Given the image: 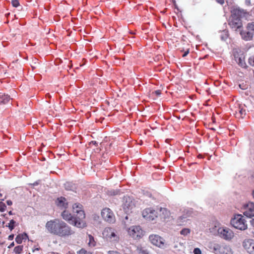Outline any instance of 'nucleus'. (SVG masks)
<instances>
[{
	"label": "nucleus",
	"instance_id": "f257e3e1",
	"mask_svg": "<svg viewBox=\"0 0 254 254\" xmlns=\"http://www.w3.org/2000/svg\"><path fill=\"white\" fill-rule=\"evenodd\" d=\"M45 228L49 233L62 238H68L75 234V231L69 225L59 218L48 221Z\"/></svg>",
	"mask_w": 254,
	"mask_h": 254
},
{
	"label": "nucleus",
	"instance_id": "f03ea898",
	"mask_svg": "<svg viewBox=\"0 0 254 254\" xmlns=\"http://www.w3.org/2000/svg\"><path fill=\"white\" fill-rule=\"evenodd\" d=\"M73 212L76 214L72 216L67 211L64 210L61 214L62 218L70 224L78 228H83L86 226L84 221L85 214L82 209V205L79 203H75L72 206Z\"/></svg>",
	"mask_w": 254,
	"mask_h": 254
},
{
	"label": "nucleus",
	"instance_id": "7ed1b4c3",
	"mask_svg": "<svg viewBox=\"0 0 254 254\" xmlns=\"http://www.w3.org/2000/svg\"><path fill=\"white\" fill-rule=\"evenodd\" d=\"M244 14V11L241 9L238 8L233 9L229 19L230 26L236 29L241 27L242 26L241 18Z\"/></svg>",
	"mask_w": 254,
	"mask_h": 254
},
{
	"label": "nucleus",
	"instance_id": "20e7f679",
	"mask_svg": "<svg viewBox=\"0 0 254 254\" xmlns=\"http://www.w3.org/2000/svg\"><path fill=\"white\" fill-rule=\"evenodd\" d=\"M103 237L110 242L117 243L120 240V236L117 231L112 227H106L102 233Z\"/></svg>",
	"mask_w": 254,
	"mask_h": 254
},
{
	"label": "nucleus",
	"instance_id": "39448f33",
	"mask_svg": "<svg viewBox=\"0 0 254 254\" xmlns=\"http://www.w3.org/2000/svg\"><path fill=\"white\" fill-rule=\"evenodd\" d=\"M127 234L133 240H139L145 235V231L139 225H134L129 227L127 229Z\"/></svg>",
	"mask_w": 254,
	"mask_h": 254
},
{
	"label": "nucleus",
	"instance_id": "423d86ee",
	"mask_svg": "<svg viewBox=\"0 0 254 254\" xmlns=\"http://www.w3.org/2000/svg\"><path fill=\"white\" fill-rule=\"evenodd\" d=\"M231 225L236 229L245 230L247 229V224L241 214H237L231 220Z\"/></svg>",
	"mask_w": 254,
	"mask_h": 254
},
{
	"label": "nucleus",
	"instance_id": "0eeeda50",
	"mask_svg": "<svg viewBox=\"0 0 254 254\" xmlns=\"http://www.w3.org/2000/svg\"><path fill=\"white\" fill-rule=\"evenodd\" d=\"M122 206L125 213H131L135 208V200L132 197L125 196L123 198Z\"/></svg>",
	"mask_w": 254,
	"mask_h": 254
},
{
	"label": "nucleus",
	"instance_id": "6e6552de",
	"mask_svg": "<svg viewBox=\"0 0 254 254\" xmlns=\"http://www.w3.org/2000/svg\"><path fill=\"white\" fill-rule=\"evenodd\" d=\"M247 31H242L240 34L243 39L245 41H250L252 40L254 35V22L248 23L247 27Z\"/></svg>",
	"mask_w": 254,
	"mask_h": 254
},
{
	"label": "nucleus",
	"instance_id": "1a4fd4ad",
	"mask_svg": "<svg viewBox=\"0 0 254 254\" xmlns=\"http://www.w3.org/2000/svg\"><path fill=\"white\" fill-rule=\"evenodd\" d=\"M101 217L103 219L109 223H114L116 221V217L113 211L108 207H105L102 210Z\"/></svg>",
	"mask_w": 254,
	"mask_h": 254
},
{
	"label": "nucleus",
	"instance_id": "9d476101",
	"mask_svg": "<svg viewBox=\"0 0 254 254\" xmlns=\"http://www.w3.org/2000/svg\"><path fill=\"white\" fill-rule=\"evenodd\" d=\"M213 251L215 254H233L231 248L224 244H214Z\"/></svg>",
	"mask_w": 254,
	"mask_h": 254
},
{
	"label": "nucleus",
	"instance_id": "9b49d317",
	"mask_svg": "<svg viewBox=\"0 0 254 254\" xmlns=\"http://www.w3.org/2000/svg\"><path fill=\"white\" fill-rule=\"evenodd\" d=\"M243 212L245 216L251 218L254 217V203L249 202L244 205Z\"/></svg>",
	"mask_w": 254,
	"mask_h": 254
},
{
	"label": "nucleus",
	"instance_id": "f8f14e48",
	"mask_svg": "<svg viewBox=\"0 0 254 254\" xmlns=\"http://www.w3.org/2000/svg\"><path fill=\"white\" fill-rule=\"evenodd\" d=\"M142 216L146 220L152 221L157 217V212L151 208H146L142 212Z\"/></svg>",
	"mask_w": 254,
	"mask_h": 254
},
{
	"label": "nucleus",
	"instance_id": "ddd939ff",
	"mask_svg": "<svg viewBox=\"0 0 254 254\" xmlns=\"http://www.w3.org/2000/svg\"><path fill=\"white\" fill-rule=\"evenodd\" d=\"M172 219L170 210L166 208H160V220L164 222H168Z\"/></svg>",
	"mask_w": 254,
	"mask_h": 254
},
{
	"label": "nucleus",
	"instance_id": "4468645a",
	"mask_svg": "<svg viewBox=\"0 0 254 254\" xmlns=\"http://www.w3.org/2000/svg\"><path fill=\"white\" fill-rule=\"evenodd\" d=\"M243 246L248 253L254 254V240L251 239L245 240L243 243Z\"/></svg>",
	"mask_w": 254,
	"mask_h": 254
},
{
	"label": "nucleus",
	"instance_id": "2eb2a0df",
	"mask_svg": "<svg viewBox=\"0 0 254 254\" xmlns=\"http://www.w3.org/2000/svg\"><path fill=\"white\" fill-rule=\"evenodd\" d=\"M218 233L222 237L226 240H231L234 237V233L228 228H219Z\"/></svg>",
	"mask_w": 254,
	"mask_h": 254
},
{
	"label": "nucleus",
	"instance_id": "dca6fc26",
	"mask_svg": "<svg viewBox=\"0 0 254 254\" xmlns=\"http://www.w3.org/2000/svg\"><path fill=\"white\" fill-rule=\"evenodd\" d=\"M56 204L61 209H66L68 206V203L66 201V198L62 196L57 199Z\"/></svg>",
	"mask_w": 254,
	"mask_h": 254
},
{
	"label": "nucleus",
	"instance_id": "f3484780",
	"mask_svg": "<svg viewBox=\"0 0 254 254\" xmlns=\"http://www.w3.org/2000/svg\"><path fill=\"white\" fill-rule=\"evenodd\" d=\"M28 238L27 234L25 233L19 234L17 235L15 238V242L20 244L22 243L23 241H26Z\"/></svg>",
	"mask_w": 254,
	"mask_h": 254
},
{
	"label": "nucleus",
	"instance_id": "a211bd4d",
	"mask_svg": "<svg viewBox=\"0 0 254 254\" xmlns=\"http://www.w3.org/2000/svg\"><path fill=\"white\" fill-rule=\"evenodd\" d=\"M11 98L9 95L5 94H0V105H3L10 100Z\"/></svg>",
	"mask_w": 254,
	"mask_h": 254
},
{
	"label": "nucleus",
	"instance_id": "6ab92c4d",
	"mask_svg": "<svg viewBox=\"0 0 254 254\" xmlns=\"http://www.w3.org/2000/svg\"><path fill=\"white\" fill-rule=\"evenodd\" d=\"M150 243L154 246H158L159 244V236L157 235H151L149 237Z\"/></svg>",
	"mask_w": 254,
	"mask_h": 254
},
{
	"label": "nucleus",
	"instance_id": "aec40b11",
	"mask_svg": "<svg viewBox=\"0 0 254 254\" xmlns=\"http://www.w3.org/2000/svg\"><path fill=\"white\" fill-rule=\"evenodd\" d=\"M235 60L240 66L242 67H246V64L245 61V58L244 56H243V55H242L240 57H235Z\"/></svg>",
	"mask_w": 254,
	"mask_h": 254
},
{
	"label": "nucleus",
	"instance_id": "412c9836",
	"mask_svg": "<svg viewBox=\"0 0 254 254\" xmlns=\"http://www.w3.org/2000/svg\"><path fill=\"white\" fill-rule=\"evenodd\" d=\"M88 245L90 247H94L96 245V242L94 238L90 234H88Z\"/></svg>",
	"mask_w": 254,
	"mask_h": 254
},
{
	"label": "nucleus",
	"instance_id": "4be33fe9",
	"mask_svg": "<svg viewBox=\"0 0 254 254\" xmlns=\"http://www.w3.org/2000/svg\"><path fill=\"white\" fill-rule=\"evenodd\" d=\"M136 251L138 254H148L146 250L141 246H138Z\"/></svg>",
	"mask_w": 254,
	"mask_h": 254
},
{
	"label": "nucleus",
	"instance_id": "5701e85b",
	"mask_svg": "<svg viewBox=\"0 0 254 254\" xmlns=\"http://www.w3.org/2000/svg\"><path fill=\"white\" fill-rule=\"evenodd\" d=\"M23 248V246L19 245L14 248L13 251L16 254H20L22 252Z\"/></svg>",
	"mask_w": 254,
	"mask_h": 254
},
{
	"label": "nucleus",
	"instance_id": "b1692460",
	"mask_svg": "<svg viewBox=\"0 0 254 254\" xmlns=\"http://www.w3.org/2000/svg\"><path fill=\"white\" fill-rule=\"evenodd\" d=\"M15 223H16L15 221L12 219V220H11L10 221L9 223H8V227L11 231L14 229V228L15 227Z\"/></svg>",
	"mask_w": 254,
	"mask_h": 254
},
{
	"label": "nucleus",
	"instance_id": "393cba45",
	"mask_svg": "<svg viewBox=\"0 0 254 254\" xmlns=\"http://www.w3.org/2000/svg\"><path fill=\"white\" fill-rule=\"evenodd\" d=\"M190 231L189 229L184 228L181 231L180 233L181 235L186 236V235H187L188 234H190Z\"/></svg>",
	"mask_w": 254,
	"mask_h": 254
},
{
	"label": "nucleus",
	"instance_id": "a878e982",
	"mask_svg": "<svg viewBox=\"0 0 254 254\" xmlns=\"http://www.w3.org/2000/svg\"><path fill=\"white\" fill-rule=\"evenodd\" d=\"M186 218L185 216H181L177 220V223L178 225H182V223H183L185 220L184 221V219H185Z\"/></svg>",
	"mask_w": 254,
	"mask_h": 254
},
{
	"label": "nucleus",
	"instance_id": "bb28decb",
	"mask_svg": "<svg viewBox=\"0 0 254 254\" xmlns=\"http://www.w3.org/2000/svg\"><path fill=\"white\" fill-rule=\"evenodd\" d=\"M77 254H93V253L87 252L84 249H81L80 251L77 252Z\"/></svg>",
	"mask_w": 254,
	"mask_h": 254
},
{
	"label": "nucleus",
	"instance_id": "cd10ccee",
	"mask_svg": "<svg viewBox=\"0 0 254 254\" xmlns=\"http://www.w3.org/2000/svg\"><path fill=\"white\" fill-rule=\"evenodd\" d=\"M6 207V206L4 203L0 202V211L3 212L5 210Z\"/></svg>",
	"mask_w": 254,
	"mask_h": 254
},
{
	"label": "nucleus",
	"instance_id": "c85d7f7f",
	"mask_svg": "<svg viewBox=\"0 0 254 254\" xmlns=\"http://www.w3.org/2000/svg\"><path fill=\"white\" fill-rule=\"evenodd\" d=\"M12 5L15 7H17L19 5V2L18 0H12L11 1Z\"/></svg>",
	"mask_w": 254,
	"mask_h": 254
},
{
	"label": "nucleus",
	"instance_id": "c756f323",
	"mask_svg": "<svg viewBox=\"0 0 254 254\" xmlns=\"http://www.w3.org/2000/svg\"><path fill=\"white\" fill-rule=\"evenodd\" d=\"M249 63L252 66H254V56L249 58Z\"/></svg>",
	"mask_w": 254,
	"mask_h": 254
},
{
	"label": "nucleus",
	"instance_id": "7c9ffc66",
	"mask_svg": "<svg viewBox=\"0 0 254 254\" xmlns=\"http://www.w3.org/2000/svg\"><path fill=\"white\" fill-rule=\"evenodd\" d=\"M194 254H201V252L199 248H195L193 250Z\"/></svg>",
	"mask_w": 254,
	"mask_h": 254
},
{
	"label": "nucleus",
	"instance_id": "2f4dec72",
	"mask_svg": "<svg viewBox=\"0 0 254 254\" xmlns=\"http://www.w3.org/2000/svg\"><path fill=\"white\" fill-rule=\"evenodd\" d=\"M108 253V254H122L120 253L115 251H109Z\"/></svg>",
	"mask_w": 254,
	"mask_h": 254
},
{
	"label": "nucleus",
	"instance_id": "473e14b6",
	"mask_svg": "<svg viewBox=\"0 0 254 254\" xmlns=\"http://www.w3.org/2000/svg\"><path fill=\"white\" fill-rule=\"evenodd\" d=\"M14 238V235L13 234H11V235H10L8 237V239L9 240H12Z\"/></svg>",
	"mask_w": 254,
	"mask_h": 254
},
{
	"label": "nucleus",
	"instance_id": "72a5a7b5",
	"mask_svg": "<svg viewBox=\"0 0 254 254\" xmlns=\"http://www.w3.org/2000/svg\"><path fill=\"white\" fill-rule=\"evenodd\" d=\"M189 53V50H188L187 51H186L184 54L183 55V57H185L186 56H187V55Z\"/></svg>",
	"mask_w": 254,
	"mask_h": 254
},
{
	"label": "nucleus",
	"instance_id": "f704fd0d",
	"mask_svg": "<svg viewBox=\"0 0 254 254\" xmlns=\"http://www.w3.org/2000/svg\"><path fill=\"white\" fill-rule=\"evenodd\" d=\"M14 246V243L13 242L8 246V248L10 249L11 248L13 247Z\"/></svg>",
	"mask_w": 254,
	"mask_h": 254
},
{
	"label": "nucleus",
	"instance_id": "c9c22d12",
	"mask_svg": "<svg viewBox=\"0 0 254 254\" xmlns=\"http://www.w3.org/2000/svg\"><path fill=\"white\" fill-rule=\"evenodd\" d=\"M66 254H75L73 251H69Z\"/></svg>",
	"mask_w": 254,
	"mask_h": 254
},
{
	"label": "nucleus",
	"instance_id": "e433bc0d",
	"mask_svg": "<svg viewBox=\"0 0 254 254\" xmlns=\"http://www.w3.org/2000/svg\"><path fill=\"white\" fill-rule=\"evenodd\" d=\"M6 202H7V204L8 205H11L12 204V201H11V200H7V201H6Z\"/></svg>",
	"mask_w": 254,
	"mask_h": 254
},
{
	"label": "nucleus",
	"instance_id": "4c0bfd02",
	"mask_svg": "<svg viewBox=\"0 0 254 254\" xmlns=\"http://www.w3.org/2000/svg\"><path fill=\"white\" fill-rule=\"evenodd\" d=\"M154 93H155L157 95H159V90H157L155 91Z\"/></svg>",
	"mask_w": 254,
	"mask_h": 254
},
{
	"label": "nucleus",
	"instance_id": "58836bf2",
	"mask_svg": "<svg viewBox=\"0 0 254 254\" xmlns=\"http://www.w3.org/2000/svg\"><path fill=\"white\" fill-rule=\"evenodd\" d=\"M92 142L94 144H97V143H96V141H92Z\"/></svg>",
	"mask_w": 254,
	"mask_h": 254
},
{
	"label": "nucleus",
	"instance_id": "ea45409f",
	"mask_svg": "<svg viewBox=\"0 0 254 254\" xmlns=\"http://www.w3.org/2000/svg\"><path fill=\"white\" fill-rule=\"evenodd\" d=\"M8 214L9 215H11L12 213V211H10L9 212H8Z\"/></svg>",
	"mask_w": 254,
	"mask_h": 254
},
{
	"label": "nucleus",
	"instance_id": "a19ab883",
	"mask_svg": "<svg viewBox=\"0 0 254 254\" xmlns=\"http://www.w3.org/2000/svg\"><path fill=\"white\" fill-rule=\"evenodd\" d=\"M252 194H253V197L254 198V190L253 191Z\"/></svg>",
	"mask_w": 254,
	"mask_h": 254
},
{
	"label": "nucleus",
	"instance_id": "79ce46f5",
	"mask_svg": "<svg viewBox=\"0 0 254 254\" xmlns=\"http://www.w3.org/2000/svg\"><path fill=\"white\" fill-rule=\"evenodd\" d=\"M47 96H49V97H51V96H50V95L49 94H47Z\"/></svg>",
	"mask_w": 254,
	"mask_h": 254
},
{
	"label": "nucleus",
	"instance_id": "37998d69",
	"mask_svg": "<svg viewBox=\"0 0 254 254\" xmlns=\"http://www.w3.org/2000/svg\"><path fill=\"white\" fill-rule=\"evenodd\" d=\"M223 3H224V1H223V0H222V2H221V4H223Z\"/></svg>",
	"mask_w": 254,
	"mask_h": 254
},
{
	"label": "nucleus",
	"instance_id": "c03bdc74",
	"mask_svg": "<svg viewBox=\"0 0 254 254\" xmlns=\"http://www.w3.org/2000/svg\"><path fill=\"white\" fill-rule=\"evenodd\" d=\"M160 244H163V243L162 242H161V241L160 242Z\"/></svg>",
	"mask_w": 254,
	"mask_h": 254
},
{
	"label": "nucleus",
	"instance_id": "a18cd8bd",
	"mask_svg": "<svg viewBox=\"0 0 254 254\" xmlns=\"http://www.w3.org/2000/svg\"><path fill=\"white\" fill-rule=\"evenodd\" d=\"M55 254V253H53V254Z\"/></svg>",
	"mask_w": 254,
	"mask_h": 254
}]
</instances>
